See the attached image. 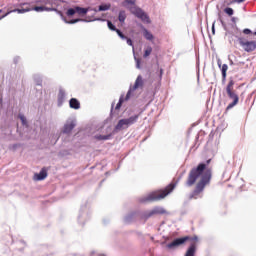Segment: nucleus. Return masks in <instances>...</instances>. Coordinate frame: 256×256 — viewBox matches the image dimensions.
<instances>
[{"label": "nucleus", "instance_id": "33", "mask_svg": "<svg viewBox=\"0 0 256 256\" xmlns=\"http://www.w3.org/2000/svg\"><path fill=\"white\" fill-rule=\"evenodd\" d=\"M59 96L61 97V99H63V97H65V93L60 92Z\"/></svg>", "mask_w": 256, "mask_h": 256}, {"label": "nucleus", "instance_id": "5", "mask_svg": "<svg viewBox=\"0 0 256 256\" xmlns=\"http://www.w3.org/2000/svg\"><path fill=\"white\" fill-rule=\"evenodd\" d=\"M234 86L235 81L233 79L229 80L226 86V93L229 99H232L233 101L226 107V111H229L233 109V107H235L236 105H239V95L236 94Z\"/></svg>", "mask_w": 256, "mask_h": 256}, {"label": "nucleus", "instance_id": "12", "mask_svg": "<svg viewBox=\"0 0 256 256\" xmlns=\"http://www.w3.org/2000/svg\"><path fill=\"white\" fill-rule=\"evenodd\" d=\"M87 8H81V7H75V8H69L66 12V15L68 17H73L75 13H78V15H87Z\"/></svg>", "mask_w": 256, "mask_h": 256}, {"label": "nucleus", "instance_id": "18", "mask_svg": "<svg viewBox=\"0 0 256 256\" xmlns=\"http://www.w3.org/2000/svg\"><path fill=\"white\" fill-rule=\"evenodd\" d=\"M229 69V66L227 64H223L221 71H222V79L226 80L227 79V70Z\"/></svg>", "mask_w": 256, "mask_h": 256}, {"label": "nucleus", "instance_id": "14", "mask_svg": "<svg viewBox=\"0 0 256 256\" xmlns=\"http://www.w3.org/2000/svg\"><path fill=\"white\" fill-rule=\"evenodd\" d=\"M69 107L70 109H81V102H79V100H77V98H71L69 101Z\"/></svg>", "mask_w": 256, "mask_h": 256}, {"label": "nucleus", "instance_id": "31", "mask_svg": "<svg viewBox=\"0 0 256 256\" xmlns=\"http://www.w3.org/2000/svg\"><path fill=\"white\" fill-rule=\"evenodd\" d=\"M127 45H130V47H133V40L130 38L126 37Z\"/></svg>", "mask_w": 256, "mask_h": 256}, {"label": "nucleus", "instance_id": "10", "mask_svg": "<svg viewBox=\"0 0 256 256\" xmlns=\"http://www.w3.org/2000/svg\"><path fill=\"white\" fill-rule=\"evenodd\" d=\"M166 213L167 210H165L163 207L156 206L154 209L144 213L143 219H149L150 217H153V215H165Z\"/></svg>", "mask_w": 256, "mask_h": 256}, {"label": "nucleus", "instance_id": "21", "mask_svg": "<svg viewBox=\"0 0 256 256\" xmlns=\"http://www.w3.org/2000/svg\"><path fill=\"white\" fill-rule=\"evenodd\" d=\"M151 53H153V48L151 46H148L144 51V55H143L144 59H147V57H149Z\"/></svg>", "mask_w": 256, "mask_h": 256}, {"label": "nucleus", "instance_id": "7", "mask_svg": "<svg viewBox=\"0 0 256 256\" xmlns=\"http://www.w3.org/2000/svg\"><path fill=\"white\" fill-rule=\"evenodd\" d=\"M239 45L246 51V53H253L256 49V41L255 40H247L244 37H240L238 39Z\"/></svg>", "mask_w": 256, "mask_h": 256}, {"label": "nucleus", "instance_id": "25", "mask_svg": "<svg viewBox=\"0 0 256 256\" xmlns=\"http://www.w3.org/2000/svg\"><path fill=\"white\" fill-rule=\"evenodd\" d=\"M115 32L117 33L118 37L122 38L123 40L127 39V36H125L121 30L116 29Z\"/></svg>", "mask_w": 256, "mask_h": 256}, {"label": "nucleus", "instance_id": "11", "mask_svg": "<svg viewBox=\"0 0 256 256\" xmlns=\"http://www.w3.org/2000/svg\"><path fill=\"white\" fill-rule=\"evenodd\" d=\"M197 243H199V237L193 236L185 256H195V252L197 251Z\"/></svg>", "mask_w": 256, "mask_h": 256}, {"label": "nucleus", "instance_id": "22", "mask_svg": "<svg viewBox=\"0 0 256 256\" xmlns=\"http://www.w3.org/2000/svg\"><path fill=\"white\" fill-rule=\"evenodd\" d=\"M111 4H102L99 6L98 11H109Z\"/></svg>", "mask_w": 256, "mask_h": 256}, {"label": "nucleus", "instance_id": "24", "mask_svg": "<svg viewBox=\"0 0 256 256\" xmlns=\"http://www.w3.org/2000/svg\"><path fill=\"white\" fill-rule=\"evenodd\" d=\"M245 0H226L227 5H233L235 3H244Z\"/></svg>", "mask_w": 256, "mask_h": 256}, {"label": "nucleus", "instance_id": "19", "mask_svg": "<svg viewBox=\"0 0 256 256\" xmlns=\"http://www.w3.org/2000/svg\"><path fill=\"white\" fill-rule=\"evenodd\" d=\"M95 139L98 141H107L108 139H111V135H96Z\"/></svg>", "mask_w": 256, "mask_h": 256}, {"label": "nucleus", "instance_id": "8", "mask_svg": "<svg viewBox=\"0 0 256 256\" xmlns=\"http://www.w3.org/2000/svg\"><path fill=\"white\" fill-rule=\"evenodd\" d=\"M187 241L192 242L193 237L185 236L182 238H177L174 241H172L171 243L167 244V247H168V249H173L174 247H179L181 245H184V243H187Z\"/></svg>", "mask_w": 256, "mask_h": 256}, {"label": "nucleus", "instance_id": "35", "mask_svg": "<svg viewBox=\"0 0 256 256\" xmlns=\"http://www.w3.org/2000/svg\"><path fill=\"white\" fill-rule=\"evenodd\" d=\"M160 75H163V69L160 70Z\"/></svg>", "mask_w": 256, "mask_h": 256}, {"label": "nucleus", "instance_id": "2", "mask_svg": "<svg viewBox=\"0 0 256 256\" xmlns=\"http://www.w3.org/2000/svg\"><path fill=\"white\" fill-rule=\"evenodd\" d=\"M177 187V182H172L164 189L156 190L148 194L147 201H161V199H165L167 195L173 193V190Z\"/></svg>", "mask_w": 256, "mask_h": 256}, {"label": "nucleus", "instance_id": "26", "mask_svg": "<svg viewBox=\"0 0 256 256\" xmlns=\"http://www.w3.org/2000/svg\"><path fill=\"white\" fill-rule=\"evenodd\" d=\"M224 13H226V15H229V17H231V15H233L234 11L233 8H225L224 9Z\"/></svg>", "mask_w": 256, "mask_h": 256}, {"label": "nucleus", "instance_id": "15", "mask_svg": "<svg viewBox=\"0 0 256 256\" xmlns=\"http://www.w3.org/2000/svg\"><path fill=\"white\" fill-rule=\"evenodd\" d=\"M36 181H43L47 179V170L43 168L38 174H35Z\"/></svg>", "mask_w": 256, "mask_h": 256}, {"label": "nucleus", "instance_id": "32", "mask_svg": "<svg viewBox=\"0 0 256 256\" xmlns=\"http://www.w3.org/2000/svg\"><path fill=\"white\" fill-rule=\"evenodd\" d=\"M136 67H137V69H141V65H140L139 59H136Z\"/></svg>", "mask_w": 256, "mask_h": 256}, {"label": "nucleus", "instance_id": "36", "mask_svg": "<svg viewBox=\"0 0 256 256\" xmlns=\"http://www.w3.org/2000/svg\"><path fill=\"white\" fill-rule=\"evenodd\" d=\"M253 35H255V36H256V31H255V32H253Z\"/></svg>", "mask_w": 256, "mask_h": 256}, {"label": "nucleus", "instance_id": "3", "mask_svg": "<svg viewBox=\"0 0 256 256\" xmlns=\"http://www.w3.org/2000/svg\"><path fill=\"white\" fill-rule=\"evenodd\" d=\"M135 1L136 0H125L123 2V5L124 7H127V9H129L132 15H135V17L141 19V21H143L144 23H151V21L149 20V16L145 12H143L141 8L135 5Z\"/></svg>", "mask_w": 256, "mask_h": 256}, {"label": "nucleus", "instance_id": "23", "mask_svg": "<svg viewBox=\"0 0 256 256\" xmlns=\"http://www.w3.org/2000/svg\"><path fill=\"white\" fill-rule=\"evenodd\" d=\"M124 101H125V99L123 98V96L120 97L119 102L117 103V105L115 107L116 111H119V109H121V106L123 105Z\"/></svg>", "mask_w": 256, "mask_h": 256}, {"label": "nucleus", "instance_id": "1", "mask_svg": "<svg viewBox=\"0 0 256 256\" xmlns=\"http://www.w3.org/2000/svg\"><path fill=\"white\" fill-rule=\"evenodd\" d=\"M209 163H211V159L207 160L206 164H198L197 167L192 168L188 173L186 180L187 187H193L196 184L193 192L189 195V199H197L205 191V187L211 183L213 169L207 166ZM198 179L199 181L197 182Z\"/></svg>", "mask_w": 256, "mask_h": 256}, {"label": "nucleus", "instance_id": "34", "mask_svg": "<svg viewBox=\"0 0 256 256\" xmlns=\"http://www.w3.org/2000/svg\"><path fill=\"white\" fill-rule=\"evenodd\" d=\"M212 33L215 34V25L212 26Z\"/></svg>", "mask_w": 256, "mask_h": 256}, {"label": "nucleus", "instance_id": "13", "mask_svg": "<svg viewBox=\"0 0 256 256\" xmlns=\"http://www.w3.org/2000/svg\"><path fill=\"white\" fill-rule=\"evenodd\" d=\"M75 121L71 120L68 121L65 125H64V129H63V133L69 134L73 131V129H75Z\"/></svg>", "mask_w": 256, "mask_h": 256}, {"label": "nucleus", "instance_id": "28", "mask_svg": "<svg viewBox=\"0 0 256 256\" xmlns=\"http://www.w3.org/2000/svg\"><path fill=\"white\" fill-rule=\"evenodd\" d=\"M108 28L110 29V31H115L117 29V27H115V25H113V23L111 21H108Z\"/></svg>", "mask_w": 256, "mask_h": 256}, {"label": "nucleus", "instance_id": "16", "mask_svg": "<svg viewBox=\"0 0 256 256\" xmlns=\"http://www.w3.org/2000/svg\"><path fill=\"white\" fill-rule=\"evenodd\" d=\"M35 3L40 5V7H47L49 5L48 7L53 8V0H36Z\"/></svg>", "mask_w": 256, "mask_h": 256}, {"label": "nucleus", "instance_id": "6", "mask_svg": "<svg viewBox=\"0 0 256 256\" xmlns=\"http://www.w3.org/2000/svg\"><path fill=\"white\" fill-rule=\"evenodd\" d=\"M139 119V115L131 116L130 118L121 119L118 121L115 129L116 131H123V129H128L131 125H135Z\"/></svg>", "mask_w": 256, "mask_h": 256}, {"label": "nucleus", "instance_id": "20", "mask_svg": "<svg viewBox=\"0 0 256 256\" xmlns=\"http://www.w3.org/2000/svg\"><path fill=\"white\" fill-rule=\"evenodd\" d=\"M118 19L120 23H125V19H127V14H125V11H120Z\"/></svg>", "mask_w": 256, "mask_h": 256}, {"label": "nucleus", "instance_id": "27", "mask_svg": "<svg viewBox=\"0 0 256 256\" xmlns=\"http://www.w3.org/2000/svg\"><path fill=\"white\" fill-rule=\"evenodd\" d=\"M79 21H81V19L77 18V19H72L70 21L65 20V23H68L70 25H74V23H79Z\"/></svg>", "mask_w": 256, "mask_h": 256}, {"label": "nucleus", "instance_id": "9", "mask_svg": "<svg viewBox=\"0 0 256 256\" xmlns=\"http://www.w3.org/2000/svg\"><path fill=\"white\" fill-rule=\"evenodd\" d=\"M143 87V77L141 75H139L134 83V87H131L125 97V101H129V99H131V93L133 91H137V89Z\"/></svg>", "mask_w": 256, "mask_h": 256}, {"label": "nucleus", "instance_id": "30", "mask_svg": "<svg viewBox=\"0 0 256 256\" xmlns=\"http://www.w3.org/2000/svg\"><path fill=\"white\" fill-rule=\"evenodd\" d=\"M244 35H251V30L249 28H245L243 30Z\"/></svg>", "mask_w": 256, "mask_h": 256}, {"label": "nucleus", "instance_id": "4", "mask_svg": "<svg viewBox=\"0 0 256 256\" xmlns=\"http://www.w3.org/2000/svg\"><path fill=\"white\" fill-rule=\"evenodd\" d=\"M29 3H20L19 7H25V8H18V9H14L12 11L7 12L6 14H4L2 16L3 17H7V15H9V13H29V11H36L37 13H41L43 11H55L54 8L48 7V6H35L33 8L29 7Z\"/></svg>", "mask_w": 256, "mask_h": 256}, {"label": "nucleus", "instance_id": "17", "mask_svg": "<svg viewBox=\"0 0 256 256\" xmlns=\"http://www.w3.org/2000/svg\"><path fill=\"white\" fill-rule=\"evenodd\" d=\"M143 35L145 37V39H147V41H153V39H155V36L152 35L151 32H149V30L147 29H143Z\"/></svg>", "mask_w": 256, "mask_h": 256}, {"label": "nucleus", "instance_id": "29", "mask_svg": "<svg viewBox=\"0 0 256 256\" xmlns=\"http://www.w3.org/2000/svg\"><path fill=\"white\" fill-rule=\"evenodd\" d=\"M19 119H20V121H22L23 125H27V119L25 118V116L19 115Z\"/></svg>", "mask_w": 256, "mask_h": 256}]
</instances>
